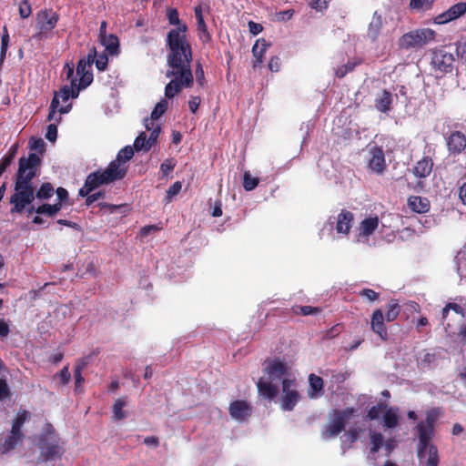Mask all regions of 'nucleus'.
Here are the masks:
<instances>
[{
	"mask_svg": "<svg viewBox=\"0 0 466 466\" xmlns=\"http://www.w3.org/2000/svg\"><path fill=\"white\" fill-rule=\"evenodd\" d=\"M187 25H180L167 34L166 46L168 50L167 64L169 67L167 77H172L165 87V96L173 98L194 82L191 70L192 47L187 38Z\"/></svg>",
	"mask_w": 466,
	"mask_h": 466,
	"instance_id": "f257e3e1",
	"label": "nucleus"
},
{
	"mask_svg": "<svg viewBox=\"0 0 466 466\" xmlns=\"http://www.w3.org/2000/svg\"><path fill=\"white\" fill-rule=\"evenodd\" d=\"M40 157L35 153H30L28 157H22L18 161V169L15 176V193L10 197L9 202L13 206L12 214L22 213L26 206L31 205L35 198L47 200L55 193L54 186L50 182L43 183L35 192L32 180L37 175Z\"/></svg>",
	"mask_w": 466,
	"mask_h": 466,
	"instance_id": "f03ea898",
	"label": "nucleus"
},
{
	"mask_svg": "<svg viewBox=\"0 0 466 466\" xmlns=\"http://www.w3.org/2000/svg\"><path fill=\"white\" fill-rule=\"evenodd\" d=\"M65 71L66 73V78L70 80V86H64L58 92H55L54 97L49 106V113L47 116L48 121L55 119L56 112H59L61 115H63L70 111L72 107L71 104L59 107V99H61L63 102H67L71 97H77L79 91L83 89L80 87V86L77 85V78L74 75V66L66 64Z\"/></svg>",
	"mask_w": 466,
	"mask_h": 466,
	"instance_id": "7ed1b4c3",
	"label": "nucleus"
},
{
	"mask_svg": "<svg viewBox=\"0 0 466 466\" xmlns=\"http://www.w3.org/2000/svg\"><path fill=\"white\" fill-rule=\"evenodd\" d=\"M121 179H123L121 174L119 170L115 167V164L108 165L106 169H97L90 173L86 177L84 186L79 189L78 194L81 197L87 196L103 185H108Z\"/></svg>",
	"mask_w": 466,
	"mask_h": 466,
	"instance_id": "20e7f679",
	"label": "nucleus"
},
{
	"mask_svg": "<svg viewBox=\"0 0 466 466\" xmlns=\"http://www.w3.org/2000/svg\"><path fill=\"white\" fill-rule=\"evenodd\" d=\"M30 415L25 410H21L12 421L10 431L5 437L0 438V453L5 454L15 450L21 444L25 437L22 428Z\"/></svg>",
	"mask_w": 466,
	"mask_h": 466,
	"instance_id": "39448f33",
	"label": "nucleus"
},
{
	"mask_svg": "<svg viewBox=\"0 0 466 466\" xmlns=\"http://www.w3.org/2000/svg\"><path fill=\"white\" fill-rule=\"evenodd\" d=\"M59 21V15L52 8H44L35 15V33L32 39L43 41L53 36V30Z\"/></svg>",
	"mask_w": 466,
	"mask_h": 466,
	"instance_id": "423d86ee",
	"label": "nucleus"
},
{
	"mask_svg": "<svg viewBox=\"0 0 466 466\" xmlns=\"http://www.w3.org/2000/svg\"><path fill=\"white\" fill-rule=\"evenodd\" d=\"M435 36V31L431 28L411 30L399 38L398 46L402 50L420 49L434 41Z\"/></svg>",
	"mask_w": 466,
	"mask_h": 466,
	"instance_id": "0eeeda50",
	"label": "nucleus"
},
{
	"mask_svg": "<svg viewBox=\"0 0 466 466\" xmlns=\"http://www.w3.org/2000/svg\"><path fill=\"white\" fill-rule=\"evenodd\" d=\"M356 413V409L347 407L343 410L335 409L332 410V419L327 423L321 431L323 440H329L337 437L345 430L347 421Z\"/></svg>",
	"mask_w": 466,
	"mask_h": 466,
	"instance_id": "6e6552de",
	"label": "nucleus"
},
{
	"mask_svg": "<svg viewBox=\"0 0 466 466\" xmlns=\"http://www.w3.org/2000/svg\"><path fill=\"white\" fill-rule=\"evenodd\" d=\"M441 415L440 409L433 408L427 411L426 419L420 421L417 426L418 437L420 441V451H421L431 441L434 437V427Z\"/></svg>",
	"mask_w": 466,
	"mask_h": 466,
	"instance_id": "1a4fd4ad",
	"label": "nucleus"
},
{
	"mask_svg": "<svg viewBox=\"0 0 466 466\" xmlns=\"http://www.w3.org/2000/svg\"><path fill=\"white\" fill-rule=\"evenodd\" d=\"M38 447L40 449V460L45 462L59 459L64 453V449L60 445L58 436L40 435Z\"/></svg>",
	"mask_w": 466,
	"mask_h": 466,
	"instance_id": "9d476101",
	"label": "nucleus"
},
{
	"mask_svg": "<svg viewBox=\"0 0 466 466\" xmlns=\"http://www.w3.org/2000/svg\"><path fill=\"white\" fill-rule=\"evenodd\" d=\"M281 386V408L284 410L291 411L300 400V395L296 390V381L295 380L285 378L282 380Z\"/></svg>",
	"mask_w": 466,
	"mask_h": 466,
	"instance_id": "9b49d317",
	"label": "nucleus"
},
{
	"mask_svg": "<svg viewBox=\"0 0 466 466\" xmlns=\"http://www.w3.org/2000/svg\"><path fill=\"white\" fill-rule=\"evenodd\" d=\"M96 48L93 47L88 55L81 58L76 66V75L80 76L77 85L83 89L87 87L93 82V73L91 66L95 61Z\"/></svg>",
	"mask_w": 466,
	"mask_h": 466,
	"instance_id": "f8f14e48",
	"label": "nucleus"
},
{
	"mask_svg": "<svg viewBox=\"0 0 466 466\" xmlns=\"http://www.w3.org/2000/svg\"><path fill=\"white\" fill-rule=\"evenodd\" d=\"M454 56L444 49H436L431 55V66L441 73H451L453 69Z\"/></svg>",
	"mask_w": 466,
	"mask_h": 466,
	"instance_id": "ddd939ff",
	"label": "nucleus"
},
{
	"mask_svg": "<svg viewBox=\"0 0 466 466\" xmlns=\"http://www.w3.org/2000/svg\"><path fill=\"white\" fill-rule=\"evenodd\" d=\"M369 154L368 167L376 174H382L387 167L382 147L378 145L370 147Z\"/></svg>",
	"mask_w": 466,
	"mask_h": 466,
	"instance_id": "4468645a",
	"label": "nucleus"
},
{
	"mask_svg": "<svg viewBox=\"0 0 466 466\" xmlns=\"http://www.w3.org/2000/svg\"><path fill=\"white\" fill-rule=\"evenodd\" d=\"M420 441L417 444V456L421 464L424 466H438L440 457L438 448L431 441H428V445L421 451H420Z\"/></svg>",
	"mask_w": 466,
	"mask_h": 466,
	"instance_id": "2eb2a0df",
	"label": "nucleus"
},
{
	"mask_svg": "<svg viewBox=\"0 0 466 466\" xmlns=\"http://www.w3.org/2000/svg\"><path fill=\"white\" fill-rule=\"evenodd\" d=\"M228 412L232 419L241 422L251 416L252 407L247 400H237L229 404Z\"/></svg>",
	"mask_w": 466,
	"mask_h": 466,
	"instance_id": "dca6fc26",
	"label": "nucleus"
},
{
	"mask_svg": "<svg viewBox=\"0 0 466 466\" xmlns=\"http://www.w3.org/2000/svg\"><path fill=\"white\" fill-rule=\"evenodd\" d=\"M466 14V3L460 2L434 18L435 24L443 25L460 18Z\"/></svg>",
	"mask_w": 466,
	"mask_h": 466,
	"instance_id": "f3484780",
	"label": "nucleus"
},
{
	"mask_svg": "<svg viewBox=\"0 0 466 466\" xmlns=\"http://www.w3.org/2000/svg\"><path fill=\"white\" fill-rule=\"evenodd\" d=\"M370 329L379 336V338L387 341L389 339L388 329L384 323L383 312L380 309L373 310L370 318Z\"/></svg>",
	"mask_w": 466,
	"mask_h": 466,
	"instance_id": "a211bd4d",
	"label": "nucleus"
},
{
	"mask_svg": "<svg viewBox=\"0 0 466 466\" xmlns=\"http://www.w3.org/2000/svg\"><path fill=\"white\" fill-rule=\"evenodd\" d=\"M135 150L134 147L126 146L118 151L116 158L109 163V165L115 164V167L119 170L122 178L126 177L127 172V167L125 164L133 157Z\"/></svg>",
	"mask_w": 466,
	"mask_h": 466,
	"instance_id": "6ab92c4d",
	"label": "nucleus"
},
{
	"mask_svg": "<svg viewBox=\"0 0 466 466\" xmlns=\"http://www.w3.org/2000/svg\"><path fill=\"white\" fill-rule=\"evenodd\" d=\"M447 147L451 154L458 155L466 148V137L461 131H453L447 138Z\"/></svg>",
	"mask_w": 466,
	"mask_h": 466,
	"instance_id": "aec40b11",
	"label": "nucleus"
},
{
	"mask_svg": "<svg viewBox=\"0 0 466 466\" xmlns=\"http://www.w3.org/2000/svg\"><path fill=\"white\" fill-rule=\"evenodd\" d=\"M392 103L393 95L390 91L383 89L375 98L374 106L379 112L389 114L392 109Z\"/></svg>",
	"mask_w": 466,
	"mask_h": 466,
	"instance_id": "412c9836",
	"label": "nucleus"
},
{
	"mask_svg": "<svg viewBox=\"0 0 466 466\" xmlns=\"http://www.w3.org/2000/svg\"><path fill=\"white\" fill-rule=\"evenodd\" d=\"M265 372L269 376V379L277 380L288 372V367L279 359H274L266 366Z\"/></svg>",
	"mask_w": 466,
	"mask_h": 466,
	"instance_id": "4be33fe9",
	"label": "nucleus"
},
{
	"mask_svg": "<svg viewBox=\"0 0 466 466\" xmlns=\"http://www.w3.org/2000/svg\"><path fill=\"white\" fill-rule=\"evenodd\" d=\"M432 158L429 156H426L415 163L412 168V173L418 178H426L432 172Z\"/></svg>",
	"mask_w": 466,
	"mask_h": 466,
	"instance_id": "5701e85b",
	"label": "nucleus"
},
{
	"mask_svg": "<svg viewBox=\"0 0 466 466\" xmlns=\"http://www.w3.org/2000/svg\"><path fill=\"white\" fill-rule=\"evenodd\" d=\"M354 220L352 212L342 209L338 215L336 230L339 234L348 235Z\"/></svg>",
	"mask_w": 466,
	"mask_h": 466,
	"instance_id": "b1692460",
	"label": "nucleus"
},
{
	"mask_svg": "<svg viewBox=\"0 0 466 466\" xmlns=\"http://www.w3.org/2000/svg\"><path fill=\"white\" fill-rule=\"evenodd\" d=\"M308 396L309 399H317L323 394L324 381L323 379L316 374L309 376Z\"/></svg>",
	"mask_w": 466,
	"mask_h": 466,
	"instance_id": "393cba45",
	"label": "nucleus"
},
{
	"mask_svg": "<svg viewBox=\"0 0 466 466\" xmlns=\"http://www.w3.org/2000/svg\"><path fill=\"white\" fill-rule=\"evenodd\" d=\"M258 394L267 399L273 400L279 393V387L269 381L264 380L260 378L257 382Z\"/></svg>",
	"mask_w": 466,
	"mask_h": 466,
	"instance_id": "a878e982",
	"label": "nucleus"
},
{
	"mask_svg": "<svg viewBox=\"0 0 466 466\" xmlns=\"http://www.w3.org/2000/svg\"><path fill=\"white\" fill-rule=\"evenodd\" d=\"M168 102L167 99L162 98L151 112L150 118H145L144 125L147 130H151L154 126V121L157 120L167 109Z\"/></svg>",
	"mask_w": 466,
	"mask_h": 466,
	"instance_id": "bb28decb",
	"label": "nucleus"
},
{
	"mask_svg": "<svg viewBox=\"0 0 466 466\" xmlns=\"http://www.w3.org/2000/svg\"><path fill=\"white\" fill-rule=\"evenodd\" d=\"M408 205L411 210L420 214L428 212L431 206L428 198L420 196L410 197Z\"/></svg>",
	"mask_w": 466,
	"mask_h": 466,
	"instance_id": "cd10ccee",
	"label": "nucleus"
},
{
	"mask_svg": "<svg viewBox=\"0 0 466 466\" xmlns=\"http://www.w3.org/2000/svg\"><path fill=\"white\" fill-rule=\"evenodd\" d=\"M382 17L380 15L378 14V12L376 11L374 14H373V16H372V19L369 25V27H368V33H367V35L368 37L372 41V42H375L377 41L380 34V31L382 29Z\"/></svg>",
	"mask_w": 466,
	"mask_h": 466,
	"instance_id": "c85d7f7f",
	"label": "nucleus"
},
{
	"mask_svg": "<svg viewBox=\"0 0 466 466\" xmlns=\"http://www.w3.org/2000/svg\"><path fill=\"white\" fill-rule=\"evenodd\" d=\"M379 226L378 217H370L363 219L359 227V235L360 237H369L374 233Z\"/></svg>",
	"mask_w": 466,
	"mask_h": 466,
	"instance_id": "c756f323",
	"label": "nucleus"
},
{
	"mask_svg": "<svg viewBox=\"0 0 466 466\" xmlns=\"http://www.w3.org/2000/svg\"><path fill=\"white\" fill-rule=\"evenodd\" d=\"M127 404V397H120L115 400L112 406L114 420H121L127 417V413L123 410Z\"/></svg>",
	"mask_w": 466,
	"mask_h": 466,
	"instance_id": "7c9ffc66",
	"label": "nucleus"
},
{
	"mask_svg": "<svg viewBox=\"0 0 466 466\" xmlns=\"http://www.w3.org/2000/svg\"><path fill=\"white\" fill-rule=\"evenodd\" d=\"M268 46V44L263 38L258 39L256 41L255 45L252 47V54L256 58L253 65L254 67L262 63V57Z\"/></svg>",
	"mask_w": 466,
	"mask_h": 466,
	"instance_id": "2f4dec72",
	"label": "nucleus"
},
{
	"mask_svg": "<svg viewBox=\"0 0 466 466\" xmlns=\"http://www.w3.org/2000/svg\"><path fill=\"white\" fill-rule=\"evenodd\" d=\"M99 39L101 44L106 47V50L110 55H115L117 53L119 47V41L116 35L110 34L107 35H104Z\"/></svg>",
	"mask_w": 466,
	"mask_h": 466,
	"instance_id": "473e14b6",
	"label": "nucleus"
},
{
	"mask_svg": "<svg viewBox=\"0 0 466 466\" xmlns=\"http://www.w3.org/2000/svg\"><path fill=\"white\" fill-rule=\"evenodd\" d=\"M400 313V306L397 299H390L387 305V310H386V320L388 322L394 321L398 316Z\"/></svg>",
	"mask_w": 466,
	"mask_h": 466,
	"instance_id": "72a5a7b5",
	"label": "nucleus"
},
{
	"mask_svg": "<svg viewBox=\"0 0 466 466\" xmlns=\"http://www.w3.org/2000/svg\"><path fill=\"white\" fill-rule=\"evenodd\" d=\"M362 63L361 59L349 60L346 64L339 66L335 71V76L338 78H343L348 73L354 70V68Z\"/></svg>",
	"mask_w": 466,
	"mask_h": 466,
	"instance_id": "f704fd0d",
	"label": "nucleus"
},
{
	"mask_svg": "<svg viewBox=\"0 0 466 466\" xmlns=\"http://www.w3.org/2000/svg\"><path fill=\"white\" fill-rule=\"evenodd\" d=\"M291 312L294 315H301V316H309V315H316L321 312V309L319 307H312V306H301V305H294L290 309Z\"/></svg>",
	"mask_w": 466,
	"mask_h": 466,
	"instance_id": "c9c22d12",
	"label": "nucleus"
},
{
	"mask_svg": "<svg viewBox=\"0 0 466 466\" xmlns=\"http://www.w3.org/2000/svg\"><path fill=\"white\" fill-rule=\"evenodd\" d=\"M370 454H376L384 444V437L381 433L371 431L370 434Z\"/></svg>",
	"mask_w": 466,
	"mask_h": 466,
	"instance_id": "e433bc0d",
	"label": "nucleus"
},
{
	"mask_svg": "<svg viewBox=\"0 0 466 466\" xmlns=\"http://www.w3.org/2000/svg\"><path fill=\"white\" fill-rule=\"evenodd\" d=\"M86 364V363L84 360H78L76 363L74 370L76 390H77L85 382V379L82 376V371L85 369Z\"/></svg>",
	"mask_w": 466,
	"mask_h": 466,
	"instance_id": "4c0bfd02",
	"label": "nucleus"
},
{
	"mask_svg": "<svg viewBox=\"0 0 466 466\" xmlns=\"http://www.w3.org/2000/svg\"><path fill=\"white\" fill-rule=\"evenodd\" d=\"M9 41H10V37H9L7 27H6V25H4L3 34L1 35L0 66L3 65V63L5 59L6 52H7L8 46H9Z\"/></svg>",
	"mask_w": 466,
	"mask_h": 466,
	"instance_id": "58836bf2",
	"label": "nucleus"
},
{
	"mask_svg": "<svg viewBox=\"0 0 466 466\" xmlns=\"http://www.w3.org/2000/svg\"><path fill=\"white\" fill-rule=\"evenodd\" d=\"M383 421L387 428H395L399 424V416L396 410L392 408L388 409L384 413Z\"/></svg>",
	"mask_w": 466,
	"mask_h": 466,
	"instance_id": "ea45409f",
	"label": "nucleus"
},
{
	"mask_svg": "<svg viewBox=\"0 0 466 466\" xmlns=\"http://www.w3.org/2000/svg\"><path fill=\"white\" fill-rule=\"evenodd\" d=\"M134 148L137 151L144 150L148 151L151 148V145L147 138V135L145 132H141L135 139Z\"/></svg>",
	"mask_w": 466,
	"mask_h": 466,
	"instance_id": "a19ab883",
	"label": "nucleus"
},
{
	"mask_svg": "<svg viewBox=\"0 0 466 466\" xmlns=\"http://www.w3.org/2000/svg\"><path fill=\"white\" fill-rule=\"evenodd\" d=\"M258 178L254 177L248 171H246L243 176V187L247 191L253 190L258 185Z\"/></svg>",
	"mask_w": 466,
	"mask_h": 466,
	"instance_id": "79ce46f5",
	"label": "nucleus"
},
{
	"mask_svg": "<svg viewBox=\"0 0 466 466\" xmlns=\"http://www.w3.org/2000/svg\"><path fill=\"white\" fill-rule=\"evenodd\" d=\"M19 15L23 19L28 18L32 15V6L28 0H23L18 7Z\"/></svg>",
	"mask_w": 466,
	"mask_h": 466,
	"instance_id": "37998d69",
	"label": "nucleus"
},
{
	"mask_svg": "<svg viewBox=\"0 0 466 466\" xmlns=\"http://www.w3.org/2000/svg\"><path fill=\"white\" fill-rule=\"evenodd\" d=\"M386 408V405L383 403H379L375 406H372L367 413V418L370 420H374L379 419L381 411Z\"/></svg>",
	"mask_w": 466,
	"mask_h": 466,
	"instance_id": "c03bdc74",
	"label": "nucleus"
},
{
	"mask_svg": "<svg viewBox=\"0 0 466 466\" xmlns=\"http://www.w3.org/2000/svg\"><path fill=\"white\" fill-rule=\"evenodd\" d=\"M197 25H198V30L199 33L200 39L204 43L209 42L211 40V35L208 33V26H207L205 21L198 23Z\"/></svg>",
	"mask_w": 466,
	"mask_h": 466,
	"instance_id": "a18cd8bd",
	"label": "nucleus"
},
{
	"mask_svg": "<svg viewBox=\"0 0 466 466\" xmlns=\"http://www.w3.org/2000/svg\"><path fill=\"white\" fill-rule=\"evenodd\" d=\"M94 63L96 64L97 70L104 71L107 67L108 57L106 54L97 55L96 53Z\"/></svg>",
	"mask_w": 466,
	"mask_h": 466,
	"instance_id": "49530a36",
	"label": "nucleus"
},
{
	"mask_svg": "<svg viewBox=\"0 0 466 466\" xmlns=\"http://www.w3.org/2000/svg\"><path fill=\"white\" fill-rule=\"evenodd\" d=\"M167 17L168 23L172 25L179 26L180 25H182L180 23L178 11L176 8H168L167 12Z\"/></svg>",
	"mask_w": 466,
	"mask_h": 466,
	"instance_id": "de8ad7c7",
	"label": "nucleus"
},
{
	"mask_svg": "<svg viewBox=\"0 0 466 466\" xmlns=\"http://www.w3.org/2000/svg\"><path fill=\"white\" fill-rule=\"evenodd\" d=\"M175 162L172 158L166 159L161 165H160V171L163 175V177H167L169 175L170 172L173 171L175 168Z\"/></svg>",
	"mask_w": 466,
	"mask_h": 466,
	"instance_id": "09e8293b",
	"label": "nucleus"
},
{
	"mask_svg": "<svg viewBox=\"0 0 466 466\" xmlns=\"http://www.w3.org/2000/svg\"><path fill=\"white\" fill-rule=\"evenodd\" d=\"M360 297L367 299L369 301H375L379 299L380 293L376 292L371 289H363L359 292Z\"/></svg>",
	"mask_w": 466,
	"mask_h": 466,
	"instance_id": "8fccbe9b",
	"label": "nucleus"
},
{
	"mask_svg": "<svg viewBox=\"0 0 466 466\" xmlns=\"http://www.w3.org/2000/svg\"><path fill=\"white\" fill-rule=\"evenodd\" d=\"M434 0H410V6L413 9L430 8Z\"/></svg>",
	"mask_w": 466,
	"mask_h": 466,
	"instance_id": "3c124183",
	"label": "nucleus"
},
{
	"mask_svg": "<svg viewBox=\"0 0 466 466\" xmlns=\"http://www.w3.org/2000/svg\"><path fill=\"white\" fill-rule=\"evenodd\" d=\"M46 138L50 142H55L57 138V127L56 123H52L47 126Z\"/></svg>",
	"mask_w": 466,
	"mask_h": 466,
	"instance_id": "603ef678",
	"label": "nucleus"
},
{
	"mask_svg": "<svg viewBox=\"0 0 466 466\" xmlns=\"http://www.w3.org/2000/svg\"><path fill=\"white\" fill-rule=\"evenodd\" d=\"M11 396L9 386L5 379L0 378V400L8 399Z\"/></svg>",
	"mask_w": 466,
	"mask_h": 466,
	"instance_id": "864d4df0",
	"label": "nucleus"
},
{
	"mask_svg": "<svg viewBox=\"0 0 466 466\" xmlns=\"http://www.w3.org/2000/svg\"><path fill=\"white\" fill-rule=\"evenodd\" d=\"M55 193L57 197L56 200L64 203L65 205L69 204V194L66 188L62 187H57L56 189H55Z\"/></svg>",
	"mask_w": 466,
	"mask_h": 466,
	"instance_id": "5fc2aeb1",
	"label": "nucleus"
},
{
	"mask_svg": "<svg viewBox=\"0 0 466 466\" xmlns=\"http://www.w3.org/2000/svg\"><path fill=\"white\" fill-rule=\"evenodd\" d=\"M35 213H37L39 215H45L49 218H53L56 216L52 208L50 207V204H48V203H45V204H42L41 206L37 207Z\"/></svg>",
	"mask_w": 466,
	"mask_h": 466,
	"instance_id": "6e6d98bb",
	"label": "nucleus"
},
{
	"mask_svg": "<svg viewBox=\"0 0 466 466\" xmlns=\"http://www.w3.org/2000/svg\"><path fill=\"white\" fill-rule=\"evenodd\" d=\"M182 188V184L180 181L175 182L173 185L169 187L167 191V198L171 200L175 196H177Z\"/></svg>",
	"mask_w": 466,
	"mask_h": 466,
	"instance_id": "4d7b16f0",
	"label": "nucleus"
},
{
	"mask_svg": "<svg viewBox=\"0 0 466 466\" xmlns=\"http://www.w3.org/2000/svg\"><path fill=\"white\" fill-rule=\"evenodd\" d=\"M58 378L60 379L61 384L66 385L71 380V374L69 372V366L66 365L60 371L57 373Z\"/></svg>",
	"mask_w": 466,
	"mask_h": 466,
	"instance_id": "13d9d810",
	"label": "nucleus"
},
{
	"mask_svg": "<svg viewBox=\"0 0 466 466\" xmlns=\"http://www.w3.org/2000/svg\"><path fill=\"white\" fill-rule=\"evenodd\" d=\"M330 0H312L309 4L312 9L323 11L328 8Z\"/></svg>",
	"mask_w": 466,
	"mask_h": 466,
	"instance_id": "bf43d9fd",
	"label": "nucleus"
},
{
	"mask_svg": "<svg viewBox=\"0 0 466 466\" xmlns=\"http://www.w3.org/2000/svg\"><path fill=\"white\" fill-rule=\"evenodd\" d=\"M195 74H196L197 83L200 86H204V85L206 83V79H205L204 70H203V67L200 63H198Z\"/></svg>",
	"mask_w": 466,
	"mask_h": 466,
	"instance_id": "052dcab7",
	"label": "nucleus"
},
{
	"mask_svg": "<svg viewBox=\"0 0 466 466\" xmlns=\"http://www.w3.org/2000/svg\"><path fill=\"white\" fill-rule=\"evenodd\" d=\"M343 329L342 324H336L333 327H331L329 329L327 330L325 334L326 339H333L336 336H338Z\"/></svg>",
	"mask_w": 466,
	"mask_h": 466,
	"instance_id": "680f3d73",
	"label": "nucleus"
},
{
	"mask_svg": "<svg viewBox=\"0 0 466 466\" xmlns=\"http://www.w3.org/2000/svg\"><path fill=\"white\" fill-rule=\"evenodd\" d=\"M86 205L87 207L91 206L94 202H96V200L100 199V198H105V193L104 192H96V193H89L87 196H86Z\"/></svg>",
	"mask_w": 466,
	"mask_h": 466,
	"instance_id": "e2e57ef3",
	"label": "nucleus"
},
{
	"mask_svg": "<svg viewBox=\"0 0 466 466\" xmlns=\"http://www.w3.org/2000/svg\"><path fill=\"white\" fill-rule=\"evenodd\" d=\"M294 15V10L293 9H288V10H285V11H280L279 13H277L276 16H277V19L279 21H288Z\"/></svg>",
	"mask_w": 466,
	"mask_h": 466,
	"instance_id": "0e129e2a",
	"label": "nucleus"
},
{
	"mask_svg": "<svg viewBox=\"0 0 466 466\" xmlns=\"http://www.w3.org/2000/svg\"><path fill=\"white\" fill-rule=\"evenodd\" d=\"M248 25V30H249L250 34L253 35H258L263 30L262 25L256 23L254 21H249Z\"/></svg>",
	"mask_w": 466,
	"mask_h": 466,
	"instance_id": "69168bd1",
	"label": "nucleus"
},
{
	"mask_svg": "<svg viewBox=\"0 0 466 466\" xmlns=\"http://www.w3.org/2000/svg\"><path fill=\"white\" fill-rule=\"evenodd\" d=\"M200 103H201L200 96H191V98L188 101L189 110L193 114H195L198 111V108Z\"/></svg>",
	"mask_w": 466,
	"mask_h": 466,
	"instance_id": "338daca9",
	"label": "nucleus"
},
{
	"mask_svg": "<svg viewBox=\"0 0 466 466\" xmlns=\"http://www.w3.org/2000/svg\"><path fill=\"white\" fill-rule=\"evenodd\" d=\"M396 446H397V443H396V441L393 439H389V440L385 441L384 444H383V447H384L385 451H386L385 455L386 456H390V453L396 448Z\"/></svg>",
	"mask_w": 466,
	"mask_h": 466,
	"instance_id": "774afa93",
	"label": "nucleus"
}]
</instances>
